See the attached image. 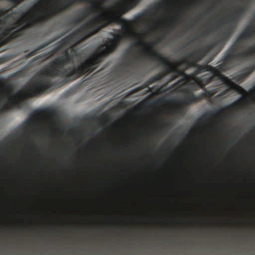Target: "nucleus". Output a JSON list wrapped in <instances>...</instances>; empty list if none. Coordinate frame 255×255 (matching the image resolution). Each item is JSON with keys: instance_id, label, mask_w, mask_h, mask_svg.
Wrapping results in <instances>:
<instances>
[{"instance_id": "nucleus-1", "label": "nucleus", "mask_w": 255, "mask_h": 255, "mask_svg": "<svg viewBox=\"0 0 255 255\" xmlns=\"http://www.w3.org/2000/svg\"><path fill=\"white\" fill-rule=\"evenodd\" d=\"M114 19L101 13L95 17L94 19L85 23L74 31L71 34L56 42L55 47L49 52L35 57L32 61L42 59L41 61L50 58L54 54L63 48V55L60 56L51 62L50 65L44 72V76H40L38 79L32 82L30 85L26 88V92L19 91L15 95H11V92L6 95H3L0 91V114L8 112L11 108L18 104V99L24 97L26 94L30 96H35L41 93L54 85L52 82L51 78L55 76L64 77L65 82H71L76 79L69 77V74L73 70L72 66L66 68L65 67L69 63H72L74 58L79 57L80 52L78 49L73 46L79 42L85 40L95 34L99 31L107 26ZM78 65L76 66L77 67Z\"/></svg>"}, {"instance_id": "nucleus-2", "label": "nucleus", "mask_w": 255, "mask_h": 255, "mask_svg": "<svg viewBox=\"0 0 255 255\" xmlns=\"http://www.w3.org/2000/svg\"><path fill=\"white\" fill-rule=\"evenodd\" d=\"M248 40L244 31L241 32L227 50L222 62L218 65L217 68L208 64L197 65V69L194 72L195 75L206 71L211 73L210 74L203 75L199 79L200 87L204 88L206 94L209 97L216 94L224 85L228 88L222 92L219 96L227 94L229 90L232 88L233 82L223 75L221 72H226L234 68L237 63L241 60L255 56V45L249 47L246 50H242Z\"/></svg>"}, {"instance_id": "nucleus-3", "label": "nucleus", "mask_w": 255, "mask_h": 255, "mask_svg": "<svg viewBox=\"0 0 255 255\" xmlns=\"http://www.w3.org/2000/svg\"><path fill=\"white\" fill-rule=\"evenodd\" d=\"M113 1L114 3L111 11L106 10L105 12H101L99 14L104 13L114 19L107 26L112 23H122L123 27L127 31H128L135 24L145 22L149 17L154 16L156 13L154 8L149 7L137 14L132 20H128L122 18V15L136 6L140 1Z\"/></svg>"}, {"instance_id": "nucleus-4", "label": "nucleus", "mask_w": 255, "mask_h": 255, "mask_svg": "<svg viewBox=\"0 0 255 255\" xmlns=\"http://www.w3.org/2000/svg\"><path fill=\"white\" fill-rule=\"evenodd\" d=\"M123 38L121 34H114L113 39H109L107 43L100 47L91 57L84 62L73 67V70L69 74V77L78 79L85 74H90L97 69L100 63L110 53L113 52L119 46Z\"/></svg>"}, {"instance_id": "nucleus-5", "label": "nucleus", "mask_w": 255, "mask_h": 255, "mask_svg": "<svg viewBox=\"0 0 255 255\" xmlns=\"http://www.w3.org/2000/svg\"><path fill=\"white\" fill-rule=\"evenodd\" d=\"M165 37V34L162 35L157 37L155 41L151 42L149 43H145L142 39L138 37L136 41L132 45L131 48H133V47L135 46H142L143 45H147V48L144 47L143 49L145 53V56L159 62L160 64L164 67L167 68V73H173L171 77L172 80L176 79L180 76H183L182 79L179 82V83H181V85H183L188 82L189 77L184 73V70L178 69L180 66H177L178 61H177L176 63H169L166 58L162 56L161 54L156 52L154 49L157 44L161 43Z\"/></svg>"}, {"instance_id": "nucleus-6", "label": "nucleus", "mask_w": 255, "mask_h": 255, "mask_svg": "<svg viewBox=\"0 0 255 255\" xmlns=\"http://www.w3.org/2000/svg\"><path fill=\"white\" fill-rule=\"evenodd\" d=\"M233 33L234 29L231 26L227 27L220 33V35L211 44L200 47L188 53L185 58H181L178 61L177 66L184 64L186 66V69L188 67H195L197 63L202 60L213 48L217 47L219 49V51H220Z\"/></svg>"}, {"instance_id": "nucleus-7", "label": "nucleus", "mask_w": 255, "mask_h": 255, "mask_svg": "<svg viewBox=\"0 0 255 255\" xmlns=\"http://www.w3.org/2000/svg\"><path fill=\"white\" fill-rule=\"evenodd\" d=\"M35 4L34 8L36 11L33 12L32 15L26 20L27 22L19 29L12 32L10 35L3 38L0 37V47L6 44L13 39L16 38L21 36L23 31L28 27H31L40 21H46L57 15L58 13L62 10V8L60 7H53L51 8L39 7V6L44 3V2H38Z\"/></svg>"}, {"instance_id": "nucleus-8", "label": "nucleus", "mask_w": 255, "mask_h": 255, "mask_svg": "<svg viewBox=\"0 0 255 255\" xmlns=\"http://www.w3.org/2000/svg\"><path fill=\"white\" fill-rule=\"evenodd\" d=\"M38 2H63V1H38ZM65 2H68V4H59L55 6H52L51 7H45V8H51L53 7H60L62 8V10L57 14L62 12L64 10L67 9L68 7L73 4L76 3L77 2L79 1H64ZM86 2H89L90 3V6L89 7L85 8L83 10H82L80 13H79L77 15H76L75 17L72 18L71 20V23L75 25H77L80 23L83 20L85 19L89 15L98 12V14L94 16L92 19L89 20V22L93 19H94L95 16L98 15L101 12H105L106 10L111 11V9L113 7V5L107 7H102V11H99V6L97 5L96 2H105L106 1H85ZM87 23V22L86 23Z\"/></svg>"}, {"instance_id": "nucleus-9", "label": "nucleus", "mask_w": 255, "mask_h": 255, "mask_svg": "<svg viewBox=\"0 0 255 255\" xmlns=\"http://www.w3.org/2000/svg\"><path fill=\"white\" fill-rule=\"evenodd\" d=\"M126 55H127V60L121 63L120 65L116 68V72L118 74L125 75L128 73L137 58V56L134 58L133 53L128 50L126 52Z\"/></svg>"}, {"instance_id": "nucleus-10", "label": "nucleus", "mask_w": 255, "mask_h": 255, "mask_svg": "<svg viewBox=\"0 0 255 255\" xmlns=\"http://www.w3.org/2000/svg\"><path fill=\"white\" fill-rule=\"evenodd\" d=\"M248 10V8L246 5H241L231 12L229 14L230 18L228 20L230 22L228 27L231 26L234 30L237 23L244 16L245 12Z\"/></svg>"}, {"instance_id": "nucleus-11", "label": "nucleus", "mask_w": 255, "mask_h": 255, "mask_svg": "<svg viewBox=\"0 0 255 255\" xmlns=\"http://www.w3.org/2000/svg\"><path fill=\"white\" fill-rule=\"evenodd\" d=\"M46 111L50 115H54L55 113V109L52 108L46 110L36 109L29 115L28 118L26 120L27 126H31L35 122V119L41 116Z\"/></svg>"}, {"instance_id": "nucleus-12", "label": "nucleus", "mask_w": 255, "mask_h": 255, "mask_svg": "<svg viewBox=\"0 0 255 255\" xmlns=\"http://www.w3.org/2000/svg\"><path fill=\"white\" fill-rule=\"evenodd\" d=\"M185 92L186 95L183 99V102L186 105H190L193 103L199 102L204 96V94L200 96H196L193 94V92L189 89L185 90Z\"/></svg>"}, {"instance_id": "nucleus-13", "label": "nucleus", "mask_w": 255, "mask_h": 255, "mask_svg": "<svg viewBox=\"0 0 255 255\" xmlns=\"http://www.w3.org/2000/svg\"><path fill=\"white\" fill-rule=\"evenodd\" d=\"M164 71L162 73H158L153 76L150 78L147 81H146L142 85L138 88L139 90L143 89L145 88L148 87L149 85L156 81L162 79L166 75L170 73H167V68L164 67Z\"/></svg>"}, {"instance_id": "nucleus-14", "label": "nucleus", "mask_w": 255, "mask_h": 255, "mask_svg": "<svg viewBox=\"0 0 255 255\" xmlns=\"http://www.w3.org/2000/svg\"><path fill=\"white\" fill-rule=\"evenodd\" d=\"M255 70V63L250 66L247 67L241 72L239 73L234 79L237 82L243 81L246 77L249 75Z\"/></svg>"}, {"instance_id": "nucleus-15", "label": "nucleus", "mask_w": 255, "mask_h": 255, "mask_svg": "<svg viewBox=\"0 0 255 255\" xmlns=\"http://www.w3.org/2000/svg\"><path fill=\"white\" fill-rule=\"evenodd\" d=\"M62 35H63V34H61L59 36L53 37L52 39H50L47 42L40 45L38 47H37L36 49L31 51L30 52H29V53H28L27 54L25 55V58H29L32 56L37 54L38 53L39 50L42 49V48H45V47L47 46L51 43L54 42V41L57 40L58 38L61 37Z\"/></svg>"}, {"instance_id": "nucleus-16", "label": "nucleus", "mask_w": 255, "mask_h": 255, "mask_svg": "<svg viewBox=\"0 0 255 255\" xmlns=\"http://www.w3.org/2000/svg\"><path fill=\"white\" fill-rule=\"evenodd\" d=\"M29 14L28 12H26L23 16H22L20 18H19L16 22L15 25H13L12 26H11L10 27H8V28L10 30L11 32L13 30H15L17 28V27L21 26L23 23L26 20V16Z\"/></svg>"}, {"instance_id": "nucleus-17", "label": "nucleus", "mask_w": 255, "mask_h": 255, "mask_svg": "<svg viewBox=\"0 0 255 255\" xmlns=\"http://www.w3.org/2000/svg\"><path fill=\"white\" fill-rule=\"evenodd\" d=\"M243 31L247 35L248 39H249L255 35V27L253 26L250 28H246Z\"/></svg>"}, {"instance_id": "nucleus-18", "label": "nucleus", "mask_w": 255, "mask_h": 255, "mask_svg": "<svg viewBox=\"0 0 255 255\" xmlns=\"http://www.w3.org/2000/svg\"><path fill=\"white\" fill-rule=\"evenodd\" d=\"M234 89L239 94L242 95L243 97H246L248 95L247 92L241 86L234 84Z\"/></svg>"}, {"instance_id": "nucleus-19", "label": "nucleus", "mask_w": 255, "mask_h": 255, "mask_svg": "<svg viewBox=\"0 0 255 255\" xmlns=\"http://www.w3.org/2000/svg\"><path fill=\"white\" fill-rule=\"evenodd\" d=\"M225 110V108H221L220 109L215 110L212 112H209L206 113V115L208 116L209 118L213 119L217 115L219 114V113L222 112H224Z\"/></svg>"}, {"instance_id": "nucleus-20", "label": "nucleus", "mask_w": 255, "mask_h": 255, "mask_svg": "<svg viewBox=\"0 0 255 255\" xmlns=\"http://www.w3.org/2000/svg\"><path fill=\"white\" fill-rule=\"evenodd\" d=\"M15 136V134H13L11 136L5 137L2 141V144L6 146L8 142H10L12 141V138H14Z\"/></svg>"}, {"instance_id": "nucleus-21", "label": "nucleus", "mask_w": 255, "mask_h": 255, "mask_svg": "<svg viewBox=\"0 0 255 255\" xmlns=\"http://www.w3.org/2000/svg\"><path fill=\"white\" fill-rule=\"evenodd\" d=\"M11 33V32L10 31V30H9V29L8 28H6L1 33V35L0 36V37L6 38V37H8Z\"/></svg>"}, {"instance_id": "nucleus-22", "label": "nucleus", "mask_w": 255, "mask_h": 255, "mask_svg": "<svg viewBox=\"0 0 255 255\" xmlns=\"http://www.w3.org/2000/svg\"><path fill=\"white\" fill-rule=\"evenodd\" d=\"M210 31H211V30L210 29L208 28L206 30H205L204 32H200L199 37H201L206 36L209 35Z\"/></svg>"}, {"instance_id": "nucleus-23", "label": "nucleus", "mask_w": 255, "mask_h": 255, "mask_svg": "<svg viewBox=\"0 0 255 255\" xmlns=\"http://www.w3.org/2000/svg\"><path fill=\"white\" fill-rule=\"evenodd\" d=\"M7 12V10L4 8H0V16L5 14Z\"/></svg>"}, {"instance_id": "nucleus-24", "label": "nucleus", "mask_w": 255, "mask_h": 255, "mask_svg": "<svg viewBox=\"0 0 255 255\" xmlns=\"http://www.w3.org/2000/svg\"><path fill=\"white\" fill-rule=\"evenodd\" d=\"M162 2H184L185 1H161ZM189 2H199V1H189Z\"/></svg>"}, {"instance_id": "nucleus-25", "label": "nucleus", "mask_w": 255, "mask_h": 255, "mask_svg": "<svg viewBox=\"0 0 255 255\" xmlns=\"http://www.w3.org/2000/svg\"><path fill=\"white\" fill-rule=\"evenodd\" d=\"M10 2H11L12 3H14V4H19L20 3V2L21 1H15V0H13V1H10Z\"/></svg>"}, {"instance_id": "nucleus-26", "label": "nucleus", "mask_w": 255, "mask_h": 255, "mask_svg": "<svg viewBox=\"0 0 255 255\" xmlns=\"http://www.w3.org/2000/svg\"><path fill=\"white\" fill-rule=\"evenodd\" d=\"M133 35H134V36H138V37H139V33H133Z\"/></svg>"}, {"instance_id": "nucleus-27", "label": "nucleus", "mask_w": 255, "mask_h": 255, "mask_svg": "<svg viewBox=\"0 0 255 255\" xmlns=\"http://www.w3.org/2000/svg\"><path fill=\"white\" fill-rule=\"evenodd\" d=\"M92 120L93 121H96L97 120V118L95 117H93L92 118Z\"/></svg>"}, {"instance_id": "nucleus-28", "label": "nucleus", "mask_w": 255, "mask_h": 255, "mask_svg": "<svg viewBox=\"0 0 255 255\" xmlns=\"http://www.w3.org/2000/svg\"><path fill=\"white\" fill-rule=\"evenodd\" d=\"M251 92H255V88H253L250 89Z\"/></svg>"}, {"instance_id": "nucleus-29", "label": "nucleus", "mask_w": 255, "mask_h": 255, "mask_svg": "<svg viewBox=\"0 0 255 255\" xmlns=\"http://www.w3.org/2000/svg\"><path fill=\"white\" fill-rule=\"evenodd\" d=\"M168 125L169 126H171L172 125V123L171 122H170L168 124Z\"/></svg>"}, {"instance_id": "nucleus-30", "label": "nucleus", "mask_w": 255, "mask_h": 255, "mask_svg": "<svg viewBox=\"0 0 255 255\" xmlns=\"http://www.w3.org/2000/svg\"><path fill=\"white\" fill-rule=\"evenodd\" d=\"M8 87L12 89V86L11 85H8Z\"/></svg>"}, {"instance_id": "nucleus-31", "label": "nucleus", "mask_w": 255, "mask_h": 255, "mask_svg": "<svg viewBox=\"0 0 255 255\" xmlns=\"http://www.w3.org/2000/svg\"><path fill=\"white\" fill-rule=\"evenodd\" d=\"M3 22V19H0V23H2Z\"/></svg>"}, {"instance_id": "nucleus-32", "label": "nucleus", "mask_w": 255, "mask_h": 255, "mask_svg": "<svg viewBox=\"0 0 255 255\" xmlns=\"http://www.w3.org/2000/svg\"><path fill=\"white\" fill-rule=\"evenodd\" d=\"M17 140H18V141H21V139L20 138H18L17 139Z\"/></svg>"}, {"instance_id": "nucleus-33", "label": "nucleus", "mask_w": 255, "mask_h": 255, "mask_svg": "<svg viewBox=\"0 0 255 255\" xmlns=\"http://www.w3.org/2000/svg\"><path fill=\"white\" fill-rule=\"evenodd\" d=\"M168 143H169L170 145H171V144H172V142H171V141H169V142H168Z\"/></svg>"}, {"instance_id": "nucleus-34", "label": "nucleus", "mask_w": 255, "mask_h": 255, "mask_svg": "<svg viewBox=\"0 0 255 255\" xmlns=\"http://www.w3.org/2000/svg\"><path fill=\"white\" fill-rule=\"evenodd\" d=\"M2 27L0 26V31L1 30Z\"/></svg>"}, {"instance_id": "nucleus-35", "label": "nucleus", "mask_w": 255, "mask_h": 255, "mask_svg": "<svg viewBox=\"0 0 255 255\" xmlns=\"http://www.w3.org/2000/svg\"><path fill=\"white\" fill-rule=\"evenodd\" d=\"M207 13H208V12H205V14H207Z\"/></svg>"}, {"instance_id": "nucleus-36", "label": "nucleus", "mask_w": 255, "mask_h": 255, "mask_svg": "<svg viewBox=\"0 0 255 255\" xmlns=\"http://www.w3.org/2000/svg\"><path fill=\"white\" fill-rule=\"evenodd\" d=\"M198 37H197V38H196L195 39H194V40L198 39Z\"/></svg>"}, {"instance_id": "nucleus-37", "label": "nucleus", "mask_w": 255, "mask_h": 255, "mask_svg": "<svg viewBox=\"0 0 255 255\" xmlns=\"http://www.w3.org/2000/svg\"><path fill=\"white\" fill-rule=\"evenodd\" d=\"M26 128H27V127H26V126H25V128H25V129H26Z\"/></svg>"}, {"instance_id": "nucleus-38", "label": "nucleus", "mask_w": 255, "mask_h": 255, "mask_svg": "<svg viewBox=\"0 0 255 255\" xmlns=\"http://www.w3.org/2000/svg\"><path fill=\"white\" fill-rule=\"evenodd\" d=\"M152 30L153 31H154V29H152Z\"/></svg>"}, {"instance_id": "nucleus-39", "label": "nucleus", "mask_w": 255, "mask_h": 255, "mask_svg": "<svg viewBox=\"0 0 255 255\" xmlns=\"http://www.w3.org/2000/svg\"><path fill=\"white\" fill-rule=\"evenodd\" d=\"M219 2H221V0H219Z\"/></svg>"}, {"instance_id": "nucleus-40", "label": "nucleus", "mask_w": 255, "mask_h": 255, "mask_svg": "<svg viewBox=\"0 0 255 255\" xmlns=\"http://www.w3.org/2000/svg\"><path fill=\"white\" fill-rule=\"evenodd\" d=\"M254 17H255V14Z\"/></svg>"}]
</instances>
